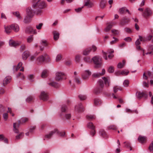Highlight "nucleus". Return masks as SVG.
Returning a JSON list of instances; mask_svg holds the SVG:
<instances>
[{
    "label": "nucleus",
    "instance_id": "nucleus-4",
    "mask_svg": "<svg viewBox=\"0 0 153 153\" xmlns=\"http://www.w3.org/2000/svg\"><path fill=\"white\" fill-rule=\"evenodd\" d=\"M56 133L62 137H64L65 134V132H59L57 129H55L51 131L50 132L45 136V138L48 139H50L54 134Z\"/></svg>",
    "mask_w": 153,
    "mask_h": 153
},
{
    "label": "nucleus",
    "instance_id": "nucleus-14",
    "mask_svg": "<svg viewBox=\"0 0 153 153\" xmlns=\"http://www.w3.org/2000/svg\"><path fill=\"white\" fill-rule=\"evenodd\" d=\"M105 70L104 69H102L101 73H95L92 74V76L94 78H98L102 76L105 73Z\"/></svg>",
    "mask_w": 153,
    "mask_h": 153
},
{
    "label": "nucleus",
    "instance_id": "nucleus-3",
    "mask_svg": "<svg viewBox=\"0 0 153 153\" xmlns=\"http://www.w3.org/2000/svg\"><path fill=\"white\" fill-rule=\"evenodd\" d=\"M94 64L95 65L94 67L97 68L100 67L102 65V58L99 56H95L92 59Z\"/></svg>",
    "mask_w": 153,
    "mask_h": 153
},
{
    "label": "nucleus",
    "instance_id": "nucleus-42",
    "mask_svg": "<svg viewBox=\"0 0 153 153\" xmlns=\"http://www.w3.org/2000/svg\"><path fill=\"white\" fill-rule=\"evenodd\" d=\"M24 136L23 133L21 132L16 137V140H19L22 138Z\"/></svg>",
    "mask_w": 153,
    "mask_h": 153
},
{
    "label": "nucleus",
    "instance_id": "nucleus-63",
    "mask_svg": "<svg viewBox=\"0 0 153 153\" xmlns=\"http://www.w3.org/2000/svg\"><path fill=\"white\" fill-rule=\"evenodd\" d=\"M80 56L79 55H77L76 56L75 58L76 61L77 62H79L80 61Z\"/></svg>",
    "mask_w": 153,
    "mask_h": 153
},
{
    "label": "nucleus",
    "instance_id": "nucleus-23",
    "mask_svg": "<svg viewBox=\"0 0 153 153\" xmlns=\"http://www.w3.org/2000/svg\"><path fill=\"white\" fill-rule=\"evenodd\" d=\"M91 50L92 49L91 48H88L83 51L82 54L84 55L87 56L89 54Z\"/></svg>",
    "mask_w": 153,
    "mask_h": 153
},
{
    "label": "nucleus",
    "instance_id": "nucleus-15",
    "mask_svg": "<svg viewBox=\"0 0 153 153\" xmlns=\"http://www.w3.org/2000/svg\"><path fill=\"white\" fill-rule=\"evenodd\" d=\"M21 124V121L19 120L18 123H13V131L15 133L19 132L18 128Z\"/></svg>",
    "mask_w": 153,
    "mask_h": 153
},
{
    "label": "nucleus",
    "instance_id": "nucleus-53",
    "mask_svg": "<svg viewBox=\"0 0 153 153\" xmlns=\"http://www.w3.org/2000/svg\"><path fill=\"white\" fill-rule=\"evenodd\" d=\"M114 68L112 66L110 67L108 69V71L109 73H112L114 72Z\"/></svg>",
    "mask_w": 153,
    "mask_h": 153
},
{
    "label": "nucleus",
    "instance_id": "nucleus-43",
    "mask_svg": "<svg viewBox=\"0 0 153 153\" xmlns=\"http://www.w3.org/2000/svg\"><path fill=\"white\" fill-rule=\"evenodd\" d=\"M149 149L150 152L153 153V141L150 144L149 147Z\"/></svg>",
    "mask_w": 153,
    "mask_h": 153
},
{
    "label": "nucleus",
    "instance_id": "nucleus-33",
    "mask_svg": "<svg viewBox=\"0 0 153 153\" xmlns=\"http://www.w3.org/2000/svg\"><path fill=\"white\" fill-rule=\"evenodd\" d=\"M123 143L124 144L125 146L124 147H126L128 148H130V150H132V148L131 146V144L130 142H128V141H126L124 142Z\"/></svg>",
    "mask_w": 153,
    "mask_h": 153
},
{
    "label": "nucleus",
    "instance_id": "nucleus-22",
    "mask_svg": "<svg viewBox=\"0 0 153 153\" xmlns=\"http://www.w3.org/2000/svg\"><path fill=\"white\" fill-rule=\"evenodd\" d=\"M53 33L54 39L55 41L57 40L59 37V33L56 31H53Z\"/></svg>",
    "mask_w": 153,
    "mask_h": 153
},
{
    "label": "nucleus",
    "instance_id": "nucleus-47",
    "mask_svg": "<svg viewBox=\"0 0 153 153\" xmlns=\"http://www.w3.org/2000/svg\"><path fill=\"white\" fill-rule=\"evenodd\" d=\"M14 14L19 19H22V17L20 16L19 12H16L15 13H14Z\"/></svg>",
    "mask_w": 153,
    "mask_h": 153
},
{
    "label": "nucleus",
    "instance_id": "nucleus-34",
    "mask_svg": "<svg viewBox=\"0 0 153 153\" xmlns=\"http://www.w3.org/2000/svg\"><path fill=\"white\" fill-rule=\"evenodd\" d=\"M129 72L128 71H126L125 70H123L121 72H117L116 75H118V74H121L125 75H127L128 74Z\"/></svg>",
    "mask_w": 153,
    "mask_h": 153
},
{
    "label": "nucleus",
    "instance_id": "nucleus-5",
    "mask_svg": "<svg viewBox=\"0 0 153 153\" xmlns=\"http://www.w3.org/2000/svg\"><path fill=\"white\" fill-rule=\"evenodd\" d=\"M50 61V57L46 53H45L39 56L36 59L37 62L40 63H42L45 61L49 62Z\"/></svg>",
    "mask_w": 153,
    "mask_h": 153
},
{
    "label": "nucleus",
    "instance_id": "nucleus-19",
    "mask_svg": "<svg viewBox=\"0 0 153 153\" xmlns=\"http://www.w3.org/2000/svg\"><path fill=\"white\" fill-rule=\"evenodd\" d=\"M76 110L78 112H82L84 111L83 106L81 103H80L77 106L75 107Z\"/></svg>",
    "mask_w": 153,
    "mask_h": 153
},
{
    "label": "nucleus",
    "instance_id": "nucleus-10",
    "mask_svg": "<svg viewBox=\"0 0 153 153\" xmlns=\"http://www.w3.org/2000/svg\"><path fill=\"white\" fill-rule=\"evenodd\" d=\"M143 78L144 80H146L143 82V86L145 87H148L149 80L148 79V77L146 76L145 73H143Z\"/></svg>",
    "mask_w": 153,
    "mask_h": 153
},
{
    "label": "nucleus",
    "instance_id": "nucleus-64",
    "mask_svg": "<svg viewBox=\"0 0 153 153\" xmlns=\"http://www.w3.org/2000/svg\"><path fill=\"white\" fill-rule=\"evenodd\" d=\"M65 117L66 119H69L71 117V115L70 114H66L65 115Z\"/></svg>",
    "mask_w": 153,
    "mask_h": 153
},
{
    "label": "nucleus",
    "instance_id": "nucleus-59",
    "mask_svg": "<svg viewBox=\"0 0 153 153\" xmlns=\"http://www.w3.org/2000/svg\"><path fill=\"white\" fill-rule=\"evenodd\" d=\"M62 58V56L60 54H58L56 58V61L58 62Z\"/></svg>",
    "mask_w": 153,
    "mask_h": 153
},
{
    "label": "nucleus",
    "instance_id": "nucleus-50",
    "mask_svg": "<svg viewBox=\"0 0 153 153\" xmlns=\"http://www.w3.org/2000/svg\"><path fill=\"white\" fill-rule=\"evenodd\" d=\"M111 31L114 35H117L119 33V31L118 30L114 29L112 30Z\"/></svg>",
    "mask_w": 153,
    "mask_h": 153
},
{
    "label": "nucleus",
    "instance_id": "nucleus-11",
    "mask_svg": "<svg viewBox=\"0 0 153 153\" xmlns=\"http://www.w3.org/2000/svg\"><path fill=\"white\" fill-rule=\"evenodd\" d=\"M137 97L140 99L142 97H143L145 99H146L148 97L147 93V92H137L136 94Z\"/></svg>",
    "mask_w": 153,
    "mask_h": 153
},
{
    "label": "nucleus",
    "instance_id": "nucleus-18",
    "mask_svg": "<svg viewBox=\"0 0 153 153\" xmlns=\"http://www.w3.org/2000/svg\"><path fill=\"white\" fill-rule=\"evenodd\" d=\"M126 12L128 13V14L129 15L131 14V13L130 12L129 10L127 9H126V8L125 7H122L121 8H120L119 9V13L120 14H124L125 12Z\"/></svg>",
    "mask_w": 153,
    "mask_h": 153
},
{
    "label": "nucleus",
    "instance_id": "nucleus-16",
    "mask_svg": "<svg viewBox=\"0 0 153 153\" xmlns=\"http://www.w3.org/2000/svg\"><path fill=\"white\" fill-rule=\"evenodd\" d=\"M91 74V72L88 70L85 71L82 74V78L84 79H87L88 78L89 76Z\"/></svg>",
    "mask_w": 153,
    "mask_h": 153
},
{
    "label": "nucleus",
    "instance_id": "nucleus-24",
    "mask_svg": "<svg viewBox=\"0 0 153 153\" xmlns=\"http://www.w3.org/2000/svg\"><path fill=\"white\" fill-rule=\"evenodd\" d=\"M48 84L50 86H52L54 88H57L59 87L60 85L57 83L54 82H51L49 83H48Z\"/></svg>",
    "mask_w": 153,
    "mask_h": 153
},
{
    "label": "nucleus",
    "instance_id": "nucleus-52",
    "mask_svg": "<svg viewBox=\"0 0 153 153\" xmlns=\"http://www.w3.org/2000/svg\"><path fill=\"white\" fill-rule=\"evenodd\" d=\"M67 109V107L65 105H63L61 107V111L63 112H65L66 111V110Z\"/></svg>",
    "mask_w": 153,
    "mask_h": 153
},
{
    "label": "nucleus",
    "instance_id": "nucleus-58",
    "mask_svg": "<svg viewBox=\"0 0 153 153\" xmlns=\"http://www.w3.org/2000/svg\"><path fill=\"white\" fill-rule=\"evenodd\" d=\"M83 6L81 7H79L77 9H75V10L76 12L77 13H80L82 11V9L83 8Z\"/></svg>",
    "mask_w": 153,
    "mask_h": 153
},
{
    "label": "nucleus",
    "instance_id": "nucleus-39",
    "mask_svg": "<svg viewBox=\"0 0 153 153\" xmlns=\"http://www.w3.org/2000/svg\"><path fill=\"white\" fill-rule=\"evenodd\" d=\"M86 118L89 120H92L93 119H95L96 117L94 115H89L86 116Z\"/></svg>",
    "mask_w": 153,
    "mask_h": 153
},
{
    "label": "nucleus",
    "instance_id": "nucleus-9",
    "mask_svg": "<svg viewBox=\"0 0 153 153\" xmlns=\"http://www.w3.org/2000/svg\"><path fill=\"white\" fill-rule=\"evenodd\" d=\"M39 97L41 100L43 101H47L49 98L47 93L43 91H41Z\"/></svg>",
    "mask_w": 153,
    "mask_h": 153
},
{
    "label": "nucleus",
    "instance_id": "nucleus-27",
    "mask_svg": "<svg viewBox=\"0 0 153 153\" xmlns=\"http://www.w3.org/2000/svg\"><path fill=\"white\" fill-rule=\"evenodd\" d=\"M12 29L15 32H17L19 30V26L16 24H12L11 25Z\"/></svg>",
    "mask_w": 153,
    "mask_h": 153
},
{
    "label": "nucleus",
    "instance_id": "nucleus-46",
    "mask_svg": "<svg viewBox=\"0 0 153 153\" xmlns=\"http://www.w3.org/2000/svg\"><path fill=\"white\" fill-rule=\"evenodd\" d=\"M75 82L78 84H80L81 83L79 79V77L77 76H76L74 79Z\"/></svg>",
    "mask_w": 153,
    "mask_h": 153
},
{
    "label": "nucleus",
    "instance_id": "nucleus-32",
    "mask_svg": "<svg viewBox=\"0 0 153 153\" xmlns=\"http://www.w3.org/2000/svg\"><path fill=\"white\" fill-rule=\"evenodd\" d=\"M106 1L105 0H101L100 3V7L102 8H104L106 6Z\"/></svg>",
    "mask_w": 153,
    "mask_h": 153
},
{
    "label": "nucleus",
    "instance_id": "nucleus-12",
    "mask_svg": "<svg viewBox=\"0 0 153 153\" xmlns=\"http://www.w3.org/2000/svg\"><path fill=\"white\" fill-rule=\"evenodd\" d=\"M152 14V12L150 10L149 8H147L145 9L143 13V16L144 17L147 18L151 16Z\"/></svg>",
    "mask_w": 153,
    "mask_h": 153
},
{
    "label": "nucleus",
    "instance_id": "nucleus-21",
    "mask_svg": "<svg viewBox=\"0 0 153 153\" xmlns=\"http://www.w3.org/2000/svg\"><path fill=\"white\" fill-rule=\"evenodd\" d=\"M10 45L11 47H16L20 45L19 43L16 42L13 40H10L9 42Z\"/></svg>",
    "mask_w": 153,
    "mask_h": 153
},
{
    "label": "nucleus",
    "instance_id": "nucleus-48",
    "mask_svg": "<svg viewBox=\"0 0 153 153\" xmlns=\"http://www.w3.org/2000/svg\"><path fill=\"white\" fill-rule=\"evenodd\" d=\"M78 97L81 100H85L86 98V97L85 96L81 94L79 95L78 96Z\"/></svg>",
    "mask_w": 153,
    "mask_h": 153
},
{
    "label": "nucleus",
    "instance_id": "nucleus-29",
    "mask_svg": "<svg viewBox=\"0 0 153 153\" xmlns=\"http://www.w3.org/2000/svg\"><path fill=\"white\" fill-rule=\"evenodd\" d=\"M100 134L101 136H102L104 138L108 137V135L106 133L104 130H101L100 131Z\"/></svg>",
    "mask_w": 153,
    "mask_h": 153
},
{
    "label": "nucleus",
    "instance_id": "nucleus-49",
    "mask_svg": "<svg viewBox=\"0 0 153 153\" xmlns=\"http://www.w3.org/2000/svg\"><path fill=\"white\" fill-rule=\"evenodd\" d=\"M119 90H122V88L121 87L117 88V86L114 87L113 88V91L115 93H116Z\"/></svg>",
    "mask_w": 153,
    "mask_h": 153
},
{
    "label": "nucleus",
    "instance_id": "nucleus-1",
    "mask_svg": "<svg viewBox=\"0 0 153 153\" xmlns=\"http://www.w3.org/2000/svg\"><path fill=\"white\" fill-rule=\"evenodd\" d=\"M32 6L36 13L39 14L42 13V9L46 7V5L45 2L41 0H33Z\"/></svg>",
    "mask_w": 153,
    "mask_h": 153
},
{
    "label": "nucleus",
    "instance_id": "nucleus-6",
    "mask_svg": "<svg viewBox=\"0 0 153 153\" xmlns=\"http://www.w3.org/2000/svg\"><path fill=\"white\" fill-rule=\"evenodd\" d=\"M130 22V19L129 18L126 16L123 17L120 21L119 25L121 26H124L128 24Z\"/></svg>",
    "mask_w": 153,
    "mask_h": 153
},
{
    "label": "nucleus",
    "instance_id": "nucleus-40",
    "mask_svg": "<svg viewBox=\"0 0 153 153\" xmlns=\"http://www.w3.org/2000/svg\"><path fill=\"white\" fill-rule=\"evenodd\" d=\"M84 62L87 63H90L92 62V59L88 57H85L83 59Z\"/></svg>",
    "mask_w": 153,
    "mask_h": 153
},
{
    "label": "nucleus",
    "instance_id": "nucleus-51",
    "mask_svg": "<svg viewBox=\"0 0 153 153\" xmlns=\"http://www.w3.org/2000/svg\"><path fill=\"white\" fill-rule=\"evenodd\" d=\"M145 73V74L148 77V78L149 77L151 78L152 77V73L150 71H148Z\"/></svg>",
    "mask_w": 153,
    "mask_h": 153
},
{
    "label": "nucleus",
    "instance_id": "nucleus-54",
    "mask_svg": "<svg viewBox=\"0 0 153 153\" xmlns=\"http://www.w3.org/2000/svg\"><path fill=\"white\" fill-rule=\"evenodd\" d=\"M41 44L43 46H47L48 45L47 41L46 40H42Z\"/></svg>",
    "mask_w": 153,
    "mask_h": 153
},
{
    "label": "nucleus",
    "instance_id": "nucleus-36",
    "mask_svg": "<svg viewBox=\"0 0 153 153\" xmlns=\"http://www.w3.org/2000/svg\"><path fill=\"white\" fill-rule=\"evenodd\" d=\"M101 103L100 100L99 99H95L94 100V104L96 105H98Z\"/></svg>",
    "mask_w": 153,
    "mask_h": 153
},
{
    "label": "nucleus",
    "instance_id": "nucleus-20",
    "mask_svg": "<svg viewBox=\"0 0 153 153\" xmlns=\"http://www.w3.org/2000/svg\"><path fill=\"white\" fill-rule=\"evenodd\" d=\"M30 53L27 51H25L22 54V58L24 60H25L30 56Z\"/></svg>",
    "mask_w": 153,
    "mask_h": 153
},
{
    "label": "nucleus",
    "instance_id": "nucleus-25",
    "mask_svg": "<svg viewBox=\"0 0 153 153\" xmlns=\"http://www.w3.org/2000/svg\"><path fill=\"white\" fill-rule=\"evenodd\" d=\"M112 23H107V26L104 29V30L105 32L109 31L111 28L112 27Z\"/></svg>",
    "mask_w": 153,
    "mask_h": 153
},
{
    "label": "nucleus",
    "instance_id": "nucleus-61",
    "mask_svg": "<svg viewBox=\"0 0 153 153\" xmlns=\"http://www.w3.org/2000/svg\"><path fill=\"white\" fill-rule=\"evenodd\" d=\"M148 51L152 52V54H153V45H150L149 46Z\"/></svg>",
    "mask_w": 153,
    "mask_h": 153
},
{
    "label": "nucleus",
    "instance_id": "nucleus-13",
    "mask_svg": "<svg viewBox=\"0 0 153 153\" xmlns=\"http://www.w3.org/2000/svg\"><path fill=\"white\" fill-rule=\"evenodd\" d=\"M84 6H87L88 8L92 7L94 5L93 0H85Z\"/></svg>",
    "mask_w": 153,
    "mask_h": 153
},
{
    "label": "nucleus",
    "instance_id": "nucleus-44",
    "mask_svg": "<svg viewBox=\"0 0 153 153\" xmlns=\"http://www.w3.org/2000/svg\"><path fill=\"white\" fill-rule=\"evenodd\" d=\"M33 35L30 36L27 39V41L28 43H30L32 42L33 40Z\"/></svg>",
    "mask_w": 153,
    "mask_h": 153
},
{
    "label": "nucleus",
    "instance_id": "nucleus-31",
    "mask_svg": "<svg viewBox=\"0 0 153 153\" xmlns=\"http://www.w3.org/2000/svg\"><path fill=\"white\" fill-rule=\"evenodd\" d=\"M3 141L5 143H8V140L3 134H0V141Z\"/></svg>",
    "mask_w": 153,
    "mask_h": 153
},
{
    "label": "nucleus",
    "instance_id": "nucleus-17",
    "mask_svg": "<svg viewBox=\"0 0 153 153\" xmlns=\"http://www.w3.org/2000/svg\"><path fill=\"white\" fill-rule=\"evenodd\" d=\"M11 77L10 76H7L4 79L3 82V86H5L7 84L9 83L10 81Z\"/></svg>",
    "mask_w": 153,
    "mask_h": 153
},
{
    "label": "nucleus",
    "instance_id": "nucleus-45",
    "mask_svg": "<svg viewBox=\"0 0 153 153\" xmlns=\"http://www.w3.org/2000/svg\"><path fill=\"white\" fill-rule=\"evenodd\" d=\"M34 99V97L32 96H30L26 99V101L27 102H31Z\"/></svg>",
    "mask_w": 153,
    "mask_h": 153
},
{
    "label": "nucleus",
    "instance_id": "nucleus-56",
    "mask_svg": "<svg viewBox=\"0 0 153 153\" xmlns=\"http://www.w3.org/2000/svg\"><path fill=\"white\" fill-rule=\"evenodd\" d=\"M5 110V108L2 105H0V113H2Z\"/></svg>",
    "mask_w": 153,
    "mask_h": 153
},
{
    "label": "nucleus",
    "instance_id": "nucleus-60",
    "mask_svg": "<svg viewBox=\"0 0 153 153\" xmlns=\"http://www.w3.org/2000/svg\"><path fill=\"white\" fill-rule=\"evenodd\" d=\"M108 128L109 129L116 130L117 129V127L115 125H111L108 127Z\"/></svg>",
    "mask_w": 153,
    "mask_h": 153
},
{
    "label": "nucleus",
    "instance_id": "nucleus-37",
    "mask_svg": "<svg viewBox=\"0 0 153 153\" xmlns=\"http://www.w3.org/2000/svg\"><path fill=\"white\" fill-rule=\"evenodd\" d=\"M87 127L91 129H94L95 126L94 125L93 123L91 122H89L87 124Z\"/></svg>",
    "mask_w": 153,
    "mask_h": 153
},
{
    "label": "nucleus",
    "instance_id": "nucleus-62",
    "mask_svg": "<svg viewBox=\"0 0 153 153\" xmlns=\"http://www.w3.org/2000/svg\"><path fill=\"white\" fill-rule=\"evenodd\" d=\"M123 85L125 87L128 86L129 84V82L127 80H125L123 82Z\"/></svg>",
    "mask_w": 153,
    "mask_h": 153
},
{
    "label": "nucleus",
    "instance_id": "nucleus-26",
    "mask_svg": "<svg viewBox=\"0 0 153 153\" xmlns=\"http://www.w3.org/2000/svg\"><path fill=\"white\" fill-rule=\"evenodd\" d=\"M138 140L140 143H145L146 141V138L145 137L140 136L138 138Z\"/></svg>",
    "mask_w": 153,
    "mask_h": 153
},
{
    "label": "nucleus",
    "instance_id": "nucleus-38",
    "mask_svg": "<svg viewBox=\"0 0 153 153\" xmlns=\"http://www.w3.org/2000/svg\"><path fill=\"white\" fill-rule=\"evenodd\" d=\"M33 31L32 28L30 27H28L26 28L25 32L26 33H29L32 32Z\"/></svg>",
    "mask_w": 153,
    "mask_h": 153
},
{
    "label": "nucleus",
    "instance_id": "nucleus-57",
    "mask_svg": "<svg viewBox=\"0 0 153 153\" xmlns=\"http://www.w3.org/2000/svg\"><path fill=\"white\" fill-rule=\"evenodd\" d=\"M3 117L4 120L6 121L8 118V114L7 113H5L3 114Z\"/></svg>",
    "mask_w": 153,
    "mask_h": 153
},
{
    "label": "nucleus",
    "instance_id": "nucleus-2",
    "mask_svg": "<svg viewBox=\"0 0 153 153\" xmlns=\"http://www.w3.org/2000/svg\"><path fill=\"white\" fill-rule=\"evenodd\" d=\"M102 80L100 79L98 81V83L99 87L96 88L94 90V93L96 94H98L101 92L103 91L104 87L103 81L104 82V84L107 87L109 86L110 80L109 78L105 77L102 78Z\"/></svg>",
    "mask_w": 153,
    "mask_h": 153
},
{
    "label": "nucleus",
    "instance_id": "nucleus-30",
    "mask_svg": "<svg viewBox=\"0 0 153 153\" xmlns=\"http://www.w3.org/2000/svg\"><path fill=\"white\" fill-rule=\"evenodd\" d=\"M31 18L27 16L24 18L23 22L27 24L30 23L31 21Z\"/></svg>",
    "mask_w": 153,
    "mask_h": 153
},
{
    "label": "nucleus",
    "instance_id": "nucleus-28",
    "mask_svg": "<svg viewBox=\"0 0 153 153\" xmlns=\"http://www.w3.org/2000/svg\"><path fill=\"white\" fill-rule=\"evenodd\" d=\"M12 28L11 25L5 27V30L6 33L9 34L11 32L12 30Z\"/></svg>",
    "mask_w": 153,
    "mask_h": 153
},
{
    "label": "nucleus",
    "instance_id": "nucleus-7",
    "mask_svg": "<svg viewBox=\"0 0 153 153\" xmlns=\"http://www.w3.org/2000/svg\"><path fill=\"white\" fill-rule=\"evenodd\" d=\"M65 76V74L64 73L57 72L56 74L55 79L56 81H59L63 79Z\"/></svg>",
    "mask_w": 153,
    "mask_h": 153
},
{
    "label": "nucleus",
    "instance_id": "nucleus-8",
    "mask_svg": "<svg viewBox=\"0 0 153 153\" xmlns=\"http://www.w3.org/2000/svg\"><path fill=\"white\" fill-rule=\"evenodd\" d=\"M26 13L28 16L31 18L34 16V13H36L34 11V9H32L30 7H29L26 9Z\"/></svg>",
    "mask_w": 153,
    "mask_h": 153
},
{
    "label": "nucleus",
    "instance_id": "nucleus-41",
    "mask_svg": "<svg viewBox=\"0 0 153 153\" xmlns=\"http://www.w3.org/2000/svg\"><path fill=\"white\" fill-rule=\"evenodd\" d=\"M48 76V71L47 70H44L42 74L41 77L43 78H45Z\"/></svg>",
    "mask_w": 153,
    "mask_h": 153
},
{
    "label": "nucleus",
    "instance_id": "nucleus-55",
    "mask_svg": "<svg viewBox=\"0 0 153 153\" xmlns=\"http://www.w3.org/2000/svg\"><path fill=\"white\" fill-rule=\"evenodd\" d=\"M144 50L143 49H142V51H143V56H144L145 54L148 55L149 54H151V55H153L152 54V52H151L150 51H149V52H148L147 53H145L144 52Z\"/></svg>",
    "mask_w": 153,
    "mask_h": 153
},
{
    "label": "nucleus",
    "instance_id": "nucleus-35",
    "mask_svg": "<svg viewBox=\"0 0 153 153\" xmlns=\"http://www.w3.org/2000/svg\"><path fill=\"white\" fill-rule=\"evenodd\" d=\"M125 60H123L122 61V63L121 62H120L117 65V67L118 68H122L125 65Z\"/></svg>",
    "mask_w": 153,
    "mask_h": 153
}]
</instances>
